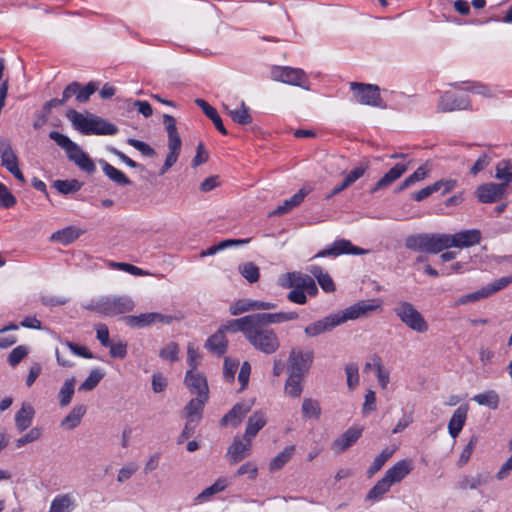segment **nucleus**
<instances>
[{"label": "nucleus", "mask_w": 512, "mask_h": 512, "mask_svg": "<svg viewBox=\"0 0 512 512\" xmlns=\"http://www.w3.org/2000/svg\"><path fill=\"white\" fill-rule=\"evenodd\" d=\"M134 307V301L129 296L122 295L102 297L86 308L101 315L112 317L131 312Z\"/></svg>", "instance_id": "nucleus-4"}, {"label": "nucleus", "mask_w": 512, "mask_h": 512, "mask_svg": "<svg viewBox=\"0 0 512 512\" xmlns=\"http://www.w3.org/2000/svg\"><path fill=\"white\" fill-rule=\"evenodd\" d=\"M408 170V164L397 163L387 173H385L371 188L370 193L374 194L379 190L389 187L398 180Z\"/></svg>", "instance_id": "nucleus-19"}, {"label": "nucleus", "mask_w": 512, "mask_h": 512, "mask_svg": "<svg viewBox=\"0 0 512 512\" xmlns=\"http://www.w3.org/2000/svg\"><path fill=\"white\" fill-rule=\"evenodd\" d=\"M477 443H478V436L473 435L470 438L467 445L464 447V449L459 457V461H458L459 466H462L468 462Z\"/></svg>", "instance_id": "nucleus-64"}, {"label": "nucleus", "mask_w": 512, "mask_h": 512, "mask_svg": "<svg viewBox=\"0 0 512 512\" xmlns=\"http://www.w3.org/2000/svg\"><path fill=\"white\" fill-rule=\"evenodd\" d=\"M178 354H179V347L175 342L168 343L159 352V355L162 359L168 360L170 362L177 361Z\"/></svg>", "instance_id": "nucleus-62"}, {"label": "nucleus", "mask_w": 512, "mask_h": 512, "mask_svg": "<svg viewBox=\"0 0 512 512\" xmlns=\"http://www.w3.org/2000/svg\"><path fill=\"white\" fill-rule=\"evenodd\" d=\"M368 252L369 250L355 246L347 239H338L331 246L319 251L314 258L338 257L343 254L364 255Z\"/></svg>", "instance_id": "nucleus-13"}, {"label": "nucleus", "mask_w": 512, "mask_h": 512, "mask_svg": "<svg viewBox=\"0 0 512 512\" xmlns=\"http://www.w3.org/2000/svg\"><path fill=\"white\" fill-rule=\"evenodd\" d=\"M73 127L84 135H115L118 133V127L98 116L85 117L74 109L66 113Z\"/></svg>", "instance_id": "nucleus-2"}, {"label": "nucleus", "mask_w": 512, "mask_h": 512, "mask_svg": "<svg viewBox=\"0 0 512 512\" xmlns=\"http://www.w3.org/2000/svg\"><path fill=\"white\" fill-rule=\"evenodd\" d=\"M297 278V282L290 283L289 285H294V288L301 289L306 295H317L318 288L312 277L300 273Z\"/></svg>", "instance_id": "nucleus-41"}, {"label": "nucleus", "mask_w": 512, "mask_h": 512, "mask_svg": "<svg viewBox=\"0 0 512 512\" xmlns=\"http://www.w3.org/2000/svg\"><path fill=\"white\" fill-rule=\"evenodd\" d=\"M254 401L236 403L220 420L221 426L231 425L237 427L246 415L252 410Z\"/></svg>", "instance_id": "nucleus-15"}, {"label": "nucleus", "mask_w": 512, "mask_h": 512, "mask_svg": "<svg viewBox=\"0 0 512 512\" xmlns=\"http://www.w3.org/2000/svg\"><path fill=\"white\" fill-rule=\"evenodd\" d=\"M255 301L256 300L239 299L230 305L229 312L231 315L237 316L242 313L255 310Z\"/></svg>", "instance_id": "nucleus-55"}, {"label": "nucleus", "mask_w": 512, "mask_h": 512, "mask_svg": "<svg viewBox=\"0 0 512 512\" xmlns=\"http://www.w3.org/2000/svg\"><path fill=\"white\" fill-rule=\"evenodd\" d=\"M185 382L191 393L197 394L198 397H208L207 381L202 374L196 371H187Z\"/></svg>", "instance_id": "nucleus-21"}, {"label": "nucleus", "mask_w": 512, "mask_h": 512, "mask_svg": "<svg viewBox=\"0 0 512 512\" xmlns=\"http://www.w3.org/2000/svg\"><path fill=\"white\" fill-rule=\"evenodd\" d=\"M195 104L202 109L203 113L213 122L215 128L223 135H227L228 131L225 128L221 117L214 107H212L208 102L201 98L195 99Z\"/></svg>", "instance_id": "nucleus-30"}, {"label": "nucleus", "mask_w": 512, "mask_h": 512, "mask_svg": "<svg viewBox=\"0 0 512 512\" xmlns=\"http://www.w3.org/2000/svg\"><path fill=\"white\" fill-rule=\"evenodd\" d=\"M127 144L134 147L136 150H138L143 156L146 157H155L156 151L147 143L134 139V138H128Z\"/></svg>", "instance_id": "nucleus-61"}, {"label": "nucleus", "mask_w": 512, "mask_h": 512, "mask_svg": "<svg viewBox=\"0 0 512 512\" xmlns=\"http://www.w3.org/2000/svg\"><path fill=\"white\" fill-rule=\"evenodd\" d=\"M304 376L297 375L296 373H289L288 379L285 384V392L293 398L300 397L302 393V379Z\"/></svg>", "instance_id": "nucleus-43"}, {"label": "nucleus", "mask_w": 512, "mask_h": 512, "mask_svg": "<svg viewBox=\"0 0 512 512\" xmlns=\"http://www.w3.org/2000/svg\"><path fill=\"white\" fill-rule=\"evenodd\" d=\"M382 302L380 299H368L358 301L352 306L346 308L342 313L326 316L307 327L304 332L308 337H315L322 333L331 331L336 326L346 322L347 320H354L369 313L381 309Z\"/></svg>", "instance_id": "nucleus-1"}, {"label": "nucleus", "mask_w": 512, "mask_h": 512, "mask_svg": "<svg viewBox=\"0 0 512 512\" xmlns=\"http://www.w3.org/2000/svg\"><path fill=\"white\" fill-rule=\"evenodd\" d=\"M80 233L74 227H66L58 230L51 235V240L59 242L63 245H68L79 237Z\"/></svg>", "instance_id": "nucleus-42"}, {"label": "nucleus", "mask_w": 512, "mask_h": 512, "mask_svg": "<svg viewBox=\"0 0 512 512\" xmlns=\"http://www.w3.org/2000/svg\"><path fill=\"white\" fill-rule=\"evenodd\" d=\"M350 87L354 91V97L358 103L381 108L385 107L377 85L351 82Z\"/></svg>", "instance_id": "nucleus-9"}, {"label": "nucleus", "mask_w": 512, "mask_h": 512, "mask_svg": "<svg viewBox=\"0 0 512 512\" xmlns=\"http://www.w3.org/2000/svg\"><path fill=\"white\" fill-rule=\"evenodd\" d=\"M309 272L316 278L323 291L327 293L335 291L336 286L333 279L327 272H324L322 267L318 265H311L309 267Z\"/></svg>", "instance_id": "nucleus-34"}, {"label": "nucleus", "mask_w": 512, "mask_h": 512, "mask_svg": "<svg viewBox=\"0 0 512 512\" xmlns=\"http://www.w3.org/2000/svg\"><path fill=\"white\" fill-rule=\"evenodd\" d=\"M228 486V480L224 477H221L215 481L211 486L205 488L198 496L197 500L205 501L209 499L211 496L222 492Z\"/></svg>", "instance_id": "nucleus-49"}, {"label": "nucleus", "mask_w": 512, "mask_h": 512, "mask_svg": "<svg viewBox=\"0 0 512 512\" xmlns=\"http://www.w3.org/2000/svg\"><path fill=\"white\" fill-rule=\"evenodd\" d=\"M362 434V428L360 427H350L343 434H341L337 439L334 440L332 444V449L336 454H340L347 449H349L352 445H354L357 440L360 438Z\"/></svg>", "instance_id": "nucleus-18"}, {"label": "nucleus", "mask_w": 512, "mask_h": 512, "mask_svg": "<svg viewBox=\"0 0 512 512\" xmlns=\"http://www.w3.org/2000/svg\"><path fill=\"white\" fill-rule=\"evenodd\" d=\"M314 354L312 351L302 352L292 349L288 359V373H296L304 376L308 373L313 362Z\"/></svg>", "instance_id": "nucleus-14"}, {"label": "nucleus", "mask_w": 512, "mask_h": 512, "mask_svg": "<svg viewBox=\"0 0 512 512\" xmlns=\"http://www.w3.org/2000/svg\"><path fill=\"white\" fill-rule=\"evenodd\" d=\"M472 400L480 406H486L492 410H496L499 406L500 398L495 390H487L474 395Z\"/></svg>", "instance_id": "nucleus-38"}, {"label": "nucleus", "mask_w": 512, "mask_h": 512, "mask_svg": "<svg viewBox=\"0 0 512 512\" xmlns=\"http://www.w3.org/2000/svg\"><path fill=\"white\" fill-rule=\"evenodd\" d=\"M302 412L307 418L318 419L321 414V408L316 400L305 398L302 403Z\"/></svg>", "instance_id": "nucleus-56"}, {"label": "nucleus", "mask_w": 512, "mask_h": 512, "mask_svg": "<svg viewBox=\"0 0 512 512\" xmlns=\"http://www.w3.org/2000/svg\"><path fill=\"white\" fill-rule=\"evenodd\" d=\"M227 346L226 336L219 329L207 339L205 344V347L217 356H222L226 352Z\"/></svg>", "instance_id": "nucleus-32"}, {"label": "nucleus", "mask_w": 512, "mask_h": 512, "mask_svg": "<svg viewBox=\"0 0 512 512\" xmlns=\"http://www.w3.org/2000/svg\"><path fill=\"white\" fill-rule=\"evenodd\" d=\"M75 99L79 103H86L92 94H94L98 89V84L96 82H89L84 87H81L80 83L76 81Z\"/></svg>", "instance_id": "nucleus-44"}, {"label": "nucleus", "mask_w": 512, "mask_h": 512, "mask_svg": "<svg viewBox=\"0 0 512 512\" xmlns=\"http://www.w3.org/2000/svg\"><path fill=\"white\" fill-rule=\"evenodd\" d=\"M395 450H396V448H392V449L385 448V449H383L381 451V453L374 458L373 463L368 468V470H367L368 475L372 476L376 472H378L384 466L386 461H388V459L392 457V455L394 454Z\"/></svg>", "instance_id": "nucleus-50"}, {"label": "nucleus", "mask_w": 512, "mask_h": 512, "mask_svg": "<svg viewBox=\"0 0 512 512\" xmlns=\"http://www.w3.org/2000/svg\"><path fill=\"white\" fill-rule=\"evenodd\" d=\"M67 158L88 174H92L96 170L94 161L80 148L79 145L76 147V150H73V152L67 156Z\"/></svg>", "instance_id": "nucleus-27"}, {"label": "nucleus", "mask_w": 512, "mask_h": 512, "mask_svg": "<svg viewBox=\"0 0 512 512\" xmlns=\"http://www.w3.org/2000/svg\"><path fill=\"white\" fill-rule=\"evenodd\" d=\"M468 406L461 405L453 413L448 423V432L452 438H456L461 432L467 419Z\"/></svg>", "instance_id": "nucleus-28"}, {"label": "nucleus", "mask_w": 512, "mask_h": 512, "mask_svg": "<svg viewBox=\"0 0 512 512\" xmlns=\"http://www.w3.org/2000/svg\"><path fill=\"white\" fill-rule=\"evenodd\" d=\"M29 353L28 347L19 345L8 355L7 362L11 367H16Z\"/></svg>", "instance_id": "nucleus-58"}, {"label": "nucleus", "mask_w": 512, "mask_h": 512, "mask_svg": "<svg viewBox=\"0 0 512 512\" xmlns=\"http://www.w3.org/2000/svg\"><path fill=\"white\" fill-rule=\"evenodd\" d=\"M240 274L249 282L255 283L259 280V267L253 262H246L239 266Z\"/></svg>", "instance_id": "nucleus-54"}, {"label": "nucleus", "mask_w": 512, "mask_h": 512, "mask_svg": "<svg viewBox=\"0 0 512 512\" xmlns=\"http://www.w3.org/2000/svg\"><path fill=\"white\" fill-rule=\"evenodd\" d=\"M492 479V476L489 472L487 471H482V472H479L475 475H465V476H462L458 483H457V486L460 490H467V489H471V490H474V489H478L479 487H482L484 485H487Z\"/></svg>", "instance_id": "nucleus-20"}, {"label": "nucleus", "mask_w": 512, "mask_h": 512, "mask_svg": "<svg viewBox=\"0 0 512 512\" xmlns=\"http://www.w3.org/2000/svg\"><path fill=\"white\" fill-rule=\"evenodd\" d=\"M307 195V191H305L304 189H300L297 193H295L292 197H290L289 199H286L282 205L278 206L272 213L271 215H278V216H281V215H284L286 213H288L290 210H292L293 208L299 206L304 198L306 197Z\"/></svg>", "instance_id": "nucleus-35"}, {"label": "nucleus", "mask_w": 512, "mask_h": 512, "mask_svg": "<svg viewBox=\"0 0 512 512\" xmlns=\"http://www.w3.org/2000/svg\"><path fill=\"white\" fill-rule=\"evenodd\" d=\"M82 182L77 179L71 180H55L53 187L61 194L68 195L71 193L78 192L82 187Z\"/></svg>", "instance_id": "nucleus-45"}, {"label": "nucleus", "mask_w": 512, "mask_h": 512, "mask_svg": "<svg viewBox=\"0 0 512 512\" xmlns=\"http://www.w3.org/2000/svg\"><path fill=\"white\" fill-rule=\"evenodd\" d=\"M295 446L289 445L284 448L279 454H277L269 464V470L271 472L280 470L294 455Z\"/></svg>", "instance_id": "nucleus-40"}, {"label": "nucleus", "mask_w": 512, "mask_h": 512, "mask_svg": "<svg viewBox=\"0 0 512 512\" xmlns=\"http://www.w3.org/2000/svg\"><path fill=\"white\" fill-rule=\"evenodd\" d=\"M412 470L410 460L404 459L395 463L385 472V477L391 481V484L402 481Z\"/></svg>", "instance_id": "nucleus-25"}, {"label": "nucleus", "mask_w": 512, "mask_h": 512, "mask_svg": "<svg viewBox=\"0 0 512 512\" xmlns=\"http://www.w3.org/2000/svg\"><path fill=\"white\" fill-rule=\"evenodd\" d=\"M468 102L462 97H456L451 92L444 93L438 103V109L442 112H451L454 110L466 109Z\"/></svg>", "instance_id": "nucleus-26"}, {"label": "nucleus", "mask_w": 512, "mask_h": 512, "mask_svg": "<svg viewBox=\"0 0 512 512\" xmlns=\"http://www.w3.org/2000/svg\"><path fill=\"white\" fill-rule=\"evenodd\" d=\"M345 374L347 387L350 391H353L360 382L359 367L356 363H348L345 365Z\"/></svg>", "instance_id": "nucleus-53"}, {"label": "nucleus", "mask_w": 512, "mask_h": 512, "mask_svg": "<svg viewBox=\"0 0 512 512\" xmlns=\"http://www.w3.org/2000/svg\"><path fill=\"white\" fill-rule=\"evenodd\" d=\"M246 340L257 351L266 355L274 354L280 348V339L270 327H265L255 321L248 331Z\"/></svg>", "instance_id": "nucleus-3"}, {"label": "nucleus", "mask_w": 512, "mask_h": 512, "mask_svg": "<svg viewBox=\"0 0 512 512\" xmlns=\"http://www.w3.org/2000/svg\"><path fill=\"white\" fill-rule=\"evenodd\" d=\"M225 109L231 119L237 124L248 125L252 122V116L249 114V108L246 106L244 101L240 103L239 108L230 109L228 106H225Z\"/></svg>", "instance_id": "nucleus-39"}, {"label": "nucleus", "mask_w": 512, "mask_h": 512, "mask_svg": "<svg viewBox=\"0 0 512 512\" xmlns=\"http://www.w3.org/2000/svg\"><path fill=\"white\" fill-rule=\"evenodd\" d=\"M35 410L29 403H23L15 414V426L19 432L28 429L33 421Z\"/></svg>", "instance_id": "nucleus-29"}, {"label": "nucleus", "mask_w": 512, "mask_h": 512, "mask_svg": "<svg viewBox=\"0 0 512 512\" xmlns=\"http://www.w3.org/2000/svg\"><path fill=\"white\" fill-rule=\"evenodd\" d=\"M510 283H512V276L501 277L486 286H483L481 289L463 295L455 302L454 306L466 305L468 303L477 302L481 299L488 298L496 292L506 288Z\"/></svg>", "instance_id": "nucleus-8"}, {"label": "nucleus", "mask_w": 512, "mask_h": 512, "mask_svg": "<svg viewBox=\"0 0 512 512\" xmlns=\"http://www.w3.org/2000/svg\"><path fill=\"white\" fill-rule=\"evenodd\" d=\"M253 321L265 326L269 327L270 324H279L283 322L293 321L298 319L299 315L295 311L289 312H276V313H256L252 314Z\"/></svg>", "instance_id": "nucleus-17"}, {"label": "nucleus", "mask_w": 512, "mask_h": 512, "mask_svg": "<svg viewBox=\"0 0 512 512\" xmlns=\"http://www.w3.org/2000/svg\"><path fill=\"white\" fill-rule=\"evenodd\" d=\"M49 138L53 140L59 147L64 149L67 156L72 153L73 150H76V147L78 146V144L73 142L68 136L58 131H51L49 133Z\"/></svg>", "instance_id": "nucleus-48"}, {"label": "nucleus", "mask_w": 512, "mask_h": 512, "mask_svg": "<svg viewBox=\"0 0 512 512\" xmlns=\"http://www.w3.org/2000/svg\"><path fill=\"white\" fill-rule=\"evenodd\" d=\"M75 502L72 493L59 494L52 500L49 512H71L76 506Z\"/></svg>", "instance_id": "nucleus-31"}, {"label": "nucleus", "mask_w": 512, "mask_h": 512, "mask_svg": "<svg viewBox=\"0 0 512 512\" xmlns=\"http://www.w3.org/2000/svg\"><path fill=\"white\" fill-rule=\"evenodd\" d=\"M100 164L104 174L113 182L121 186H127L131 184L130 179L120 170L109 164L108 162L101 160Z\"/></svg>", "instance_id": "nucleus-37"}, {"label": "nucleus", "mask_w": 512, "mask_h": 512, "mask_svg": "<svg viewBox=\"0 0 512 512\" xmlns=\"http://www.w3.org/2000/svg\"><path fill=\"white\" fill-rule=\"evenodd\" d=\"M208 400V397H196L191 399L188 404L184 408V412L186 417L191 420V422L199 423L205 402Z\"/></svg>", "instance_id": "nucleus-33"}, {"label": "nucleus", "mask_w": 512, "mask_h": 512, "mask_svg": "<svg viewBox=\"0 0 512 512\" xmlns=\"http://www.w3.org/2000/svg\"><path fill=\"white\" fill-rule=\"evenodd\" d=\"M1 164L8 171H11L12 169H15L16 167L19 166L18 158L14 153L12 147L8 143L4 144V149L1 152Z\"/></svg>", "instance_id": "nucleus-51"}, {"label": "nucleus", "mask_w": 512, "mask_h": 512, "mask_svg": "<svg viewBox=\"0 0 512 512\" xmlns=\"http://www.w3.org/2000/svg\"><path fill=\"white\" fill-rule=\"evenodd\" d=\"M443 250L456 247L468 248L477 245L481 241V233L479 230H464L456 234H442Z\"/></svg>", "instance_id": "nucleus-11"}, {"label": "nucleus", "mask_w": 512, "mask_h": 512, "mask_svg": "<svg viewBox=\"0 0 512 512\" xmlns=\"http://www.w3.org/2000/svg\"><path fill=\"white\" fill-rule=\"evenodd\" d=\"M104 374L100 369H93L85 381L79 386L80 391H91L101 381Z\"/></svg>", "instance_id": "nucleus-57"}, {"label": "nucleus", "mask_w": 512, "mask_h": 512, "mask_svg": "<svg viewBox=\"0 0 512 512\" xmlns=\"http://www.w3.org/2000/svg\"><path fill=\"white\" fill-rule=\"evenodd\" d=\"M391 486V481H389L385 476H383V478L379 480L368 492L366 499L377 500L381 498L386 492L389 491Z\"/></svg>", "instance_id": "nucleus-52"}, {"label": "nucleus", "mask_w": 512, "mask_h": 512, "mask_svg": "<svg viewBox=\"0 0 512 512\" xmlns=\"http://www.w3.org/2000/svg\"><path fill=\"white\" fill-rule=\"evenodd\" d=\"M251 445L252 441L235 438L228 448L227 456L232 463L236 464L250 455Z\"/></svg>", "instance_id": "nucleus-22"}, {"label": "nucleus", "mask_w": 512, "mask_h": 512, "mask_svg": "<svg viewBox=\"0 0 512 512\" xmlns=\"http://www.w3.org/2000/svg\"><path fill=\"white\" fill-rule=\"evenodd\" d=\"M123 320L132 328H144L157 323L169 325L173 321V316L159 312H149L125 316Z\"/></svg>", "instance_id": "nucleus-12"}, {"label": "nucleus", "mask_w": 512, "mask_h": 512, "mask_svg": "<svg viewBox=\"0 0 512 512\" xmlns=\"http://www.w3.org/2000/svg\"><path fill=\"white\" fill-rule=\"evenodd\" d=\"M57 107V102L53 101L52 99L47 101L43 107L39 115L37 116V119L35 120L33 126L35 129L41 127L45 122L48 121L51 111L53 108Z\"/></svg>", "instance_id": "nucleus-59"}, {"label": "nucleus", "mask_w": 512, "mask_h": 512, "mask_svg": "<svg viewBox=\"0 0 512 512\" xmlns=\"http://www.w3.org/2000/svg\"><path fill=\"white\" fill-rule=\"evenodd\" d=\"M495 177L502 181L501 184L507 185L512 182V164L509 160H501L495 168Z\"/></svg>", "instance_id": "nucleus-47"}, {"label": "nucleus", "mask_w": 512, "mask_h": 512, "mask_svg": "<svg viewBox=\"0 0 512 512\" xmlns=\"http://www.w3.org/2000/svg\"><path fill=\"white\" fill-rule=\"evenodd\" d=\"M267 417L266 414L259 410L255 411L247 421L244 440L252 441L258 432L266 425Z\"/></svg>", "instance_id": "nucleus-23"}, {"label": "nucleus", "mask_w": 512, "mask_h": 512, "mask_svg": "<svg viewBox=\"0 0 512 512\" xmlns=\"http://www.w3.org/2000/svg\"><path fill=\"white\" fill-rule=\"evenodd\" d=\"M393 312L399 320L411 330L417 333H425L428 331L429 325L427 321L412 303L399 301L393 308Z\"/></svg>", "instance_id": "nucleus-5"}, {"label": "nucleus", "mask_w": 512, "mask_h": 512, "mask_svg": "<svg viewBox=\"0 0 512 512\" xmlns=\"http://www.w3.org/2000/svg\"><path fill=\"white\" fill-rule=\"evenodd\" d=\"M506 192L505 184L485 183L476 189V196L482 203H493L503 198Z\"/></svg>", "instance_id": "nucleus-16"}, {"label": "nucleus", "mask_w": 512, "mask_h": 512, "mask_svg": "<svg viewBox=\"0 0 512 512\" xmlns=\"http://www.w3.org/2000/svg\"><path fill=\"white\" fill-rule=\"evenodd\" d=\"M16 197L0 182V207L9 209L16 204Z\"/></svg>", "instance_id": "nucleus-60"}, {"label": "nucleus", "mask_w": 512, "mask_h": 512, "mask_svg": "<svg viewBox=\"0 0 512 512\" xmlns=\"http://www.w3.org/2000/svg\"><path fill=\"white\" fill-rule=\"evenodd\" d=\"M86 411L87 407L85 405H75L69 414L61 421V426L70 430L76 428L86 414Z\"/></svg>", "instance_id": "nucleus-36"}, {"label": "nucleus", "mask_w": 512, "mask_h": 512, "mask_svg": "<svg viewBox=\"0 0 512 512\" xmlns=\"http://www.w3.org/2000/svg\"><path fill=\"white\" fill-rule=\"evenodd\" d=\"M163 122L166 126L168 135L169 153L167 154L165 162L160 169V175H164L177 162L182 146V140L176 127L175 118L171 115L164 114Z\"/></svg>", "instance_id": "nucleus-6"}, {"label": "nucleus", "mask_w": 512, "mask_h": 512, "mask_svg": "<svg viewBox=\"0 0 512 512\" xmlns=\"http://www.w3.org/2000/svg\"><path fill=\"white\" fill-rule=\"evenodd\" d=\"M42 435V430L39 427L30 429L24 436L16 440V447L20 448L28 443L37 441Z\"/></svg>", "instance_id": "nucleus-63"}, {"label": "nucleus", "mask_w": 512, "mask_h": 512, "mask_svg": "<svg viewBox=\"0 0 512 512\" xmlns=\"http://www.w3.org/2000/svg\"><path fill=\"white\" fill-rule=\"evenodd\" d=\"M252 322L253 317L252 314H250L238 319L227 321L219 327V330L222 331L223 334H226V332H241L246 338Z\"/></svg>", "instance_id": "nucleus-24"}, {"label": "nucleus", "mask_w": 512, "mask_h": 512, "mask_svg": "<svg viewBox=\"0 0 512 512\" xmlns=\"http://www.w3.org/2000/svg\"><path fill=\"white\" fill-rule=\"evenodd\" d=\"M271 75L275 81H281L286 84L309 90V81L306 73L302 69L292 67H274L271 71Z\"/></svg>", "instance_id": "nucleus-10"}, {"label": "nucleus", "mask_w": 512, "mask_h": 512, "mask_svg": "<svg viewBox=\"0 0 512 512\" xmlns=\"http://www.w3.org/2000/svg\"><path fill=\"white\" fill-rule=\"evenodd\" d=\"M75 392V378L66 379L63 386L61 387L58 398L59 405L61 407H66L71 402V399Z\"/></svg>", "instance_id": "nucleus-46"}, {"label": "nucleus", "mask_w": 512, "mask_h": 512, "mask_svg": "<svg viewBox=\"0 0 512 512\" xmlns=\"http://www.w3.org/2000/svg\"><path fill=\"white\" fill-rule=\"evenodd\" d=\"M405 247L412 251L437 254L443 251L442 234H414L405 239Z\"/></svg>", "instance_id": "nucleus-7"}]
</instances>
